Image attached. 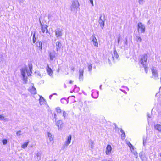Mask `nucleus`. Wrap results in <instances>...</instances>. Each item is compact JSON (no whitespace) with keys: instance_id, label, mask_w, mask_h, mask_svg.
Listing matches in <instances>:
<instances>
[{"instance_id":"obj_1","label":"nucleus","mask_w":161,"mask_h":161,"mask_svg":"<svg viewBox=\"0 0 161 161\" xmlns=\"http://www.w3.org/2000/svg\"><path fill=\"white\" fill-rule=\"evenodd\" d=\"M29 69H27L26 68H23L21 70V74L23 77V80L25 83H26L27 81V76L30 75L32 73V65L31 64H28Z\"/></svg>"},{"instance_id":"obj_2","label":"nucleus","mask_w":161,"mask_h":161,"mask_svg":"<svg viewBox=\"0 0 161 161\" xmlns=\"http://www.w3.org/2000/svg\"><path fill=\"white\" fill-rule=\"evenodd\" d=\"M79 7V3L78 1L77 0H74L73 1L70 6L71 10L72 11H75Z\"/></svg>"},{"instance_id":"obj_3","label":"nucleus","mask_w":161,"mask_h":161,"mask_svg":"<svg viewBox=\"0 0 161 161\" xmlns=\"http://www.w3.org/2000/svg\"><path fill=\"white\" fill-rule=\"evenodd\" d=\"M147 58L148 56L146 54H144L141 56L140 62L143 66L146 65Z\"/></svg>"},{"instance_id":"obj_4","label":"nucleus","mask_w":161,"mask_h":161,"mask_svg":"<svg viewBox=\"0 0 161 161\" xmlns=\"http://www.w3.org/2000/svg\"><path fill=\"white\" fill-rule=\"evenodd\" d=\"M137 30L138 32L140 33H144L145 32V26L141 22H139L138 24Z\"/></svg>"},{"instance_id":"obj_5","label":"nucleus","mask_w":161,"mask_h":161,"mask_svg":"<svg viewBox=\"0 0 161 161\" xmlns=\"http://www.w3.org/2000/svg\"><path fill=\"white\" fill-rule=\"evenodd\" d=\"M47 134L48 136L47 143L48 144H52L53 143V136L49 132H47Z\"/></svg>"},{"instance_id":"obj_6","label":"nucleus","mask_w":161,"mask_h":161,"mask_svg":"<svg viewBox=\"0 0 161 161\" xmlns=\"http://www.w3.org/2000/svg\"><path fill=\"white\" fill-rule=\"evenodd\" d=\"M112 151V147L110 145H108L105 149V153L107 155H109L111 154Z\"/></svg>"},{"instance_id":"obj_7","label":"nucleus","mask_w":161,"mask_h":161,"mask_svg":"<svg viewBox=\"0 0 161 161\" xmlns=\"http://www.w3.org/2000/svg\"><path fill=\"white\" fill-rule=\"evenodd\" d=\"M71 136L69 135L67 137L66 141H65L64 144L63 145V147L65 148L67 147L68 145L70 143L71 140Z\"/></svg>"},{"instance_id":"obj_8","label":"nucleus","mask_w":161,"mask_h":161,"mask_svg":"<svg viewBox=\"0 0 161 161\" xmlns=\"http://www.w3.org/2000/svg\"><path fill=\"white\" fill-rule=\"evenodd\" d=\"M49 55L50 59L52 60L56 57L57 55L54 51H52L49 52Z\"/></svg>"},{"instance_id":"obj_9","label":"nucleus","mask_w":161,"mask_h":161,"mask_svg":"<svg viewBox=\"0 0 161 161\" xmlns=\"http://www.w3.org/2000/svg\"><path fill=\"white\" fill-rule=\"evenodd\" d=\"M62 30L59 28H58L55 30V34L57 38L61 37L62 35Z\"/></svg>"},{"instance_id":"obj_10","label":"nucleus","mask_w":161,"mask_h":161,"mask_svg":"<svg viewBox=\"0 0 161 161\" xmlns=\"http://www.w3.org/2000/svg\"><path fill=\"white\" fill-rule=\"evenodd\" d=\"M28 90L32 94H36L37 93L36 89L33 86L30 87L28 89Z\"/></svg>"},{"instance_id":"obj_11","label":"nucleus","mask_w":161,"mask_h":161,"mask_svg":"<svg viewBox=\"0 0 161 161\" xmlns=\"http://www.w3.org/2000/svg\"><path fill=\"white\" fill-rule=\"evenodd\" d=\"M41 29L42 32L43 33H45L46 32V33L48 32V31L47 30V26L46 25H42L41 23Z\"/></svg>"},{"instance_id":"obj_12","label":"nucleus","mask_w":161,"mask_h":161,"mask_svg":"<svg viewBox=\"0 0 161 161\" xmlns=\"http://www.w3.org/2000/svg\"><path fill=\"white\" fill-rule=\"evenodd\" d=\"M152 71L153 74V77L155 79H157L158 78V75L157 70L153 68L152 69Z\"/></svg>"},{"instance_id":"obj_13","label":"nucleus","mask_w":161,"mask_h":161,"mask_svg":"<svg viewBox=\"0 0 161 161\" xmlns=\"http://www.w3.org/2000/svg\"><path fill=\"white\" fill-rule=\"evenodd\" d=\"M56 125L58 127V130H61L63 126V122L60 120L58 121L57 122Z\"/></svg>"},{"instance_id":"obj_14","label":"nucleus","mask_w":161,"mask_h":161,"mask_svg":"<svg viewBox=\"0 0 161 161\" xmlns=\"http://www.w3.org/2000/svg\"><path fill=\"white\" fill-rule=\"evenodd\" d=\"M99 23L100 25V27L103 29L104 25V20L102 19V16H100V17Z\"/></svg>"},{"instance_id":"obj_15","label":"nucleus","mask_w":161,"mask_h":161,"mask_svg":"<svg viewBox=\"0 0 161 161\" xmlns=\"http://www.w3.org/2000/svg\"><path fill=\"white\" fill-rule=\"evenodd\" d=\"M79 79L80 80H82L83 77L84 69H80L79 70Z\"/></svg>"},{"instance_id":"obj_16","label":"nucleus","mask_w":161,"mask_h":161,"mask_svg":"<svg viewBox=\"0 0 161 161\" xmlns=\"http://www.w3.org/2000/svg\"><path fill=\"white\" fill-rule=\"evenodd\" d=\"M154 128L159 132H161V125L157 124L154 125Z\"/></svg>"},{"instance_id":"obj_17","label":"nucleus","mask_w":161,"mask_h":161,"mask_svg":"<svg viewBox=\"0 0 161 161\" xmlns=\"http://www.w3.org/2000/svg\"><path fill=\"white\" fill-rule=\"evenodd\" d=\"M92 42H93L94 45L96 47H98L97 41L95 36H94L92 37Z\"/></svg>"},{"instance_id":"obj_18","label":"nucleus","mask_w":161,"mask_h":161,"mask_svg":"<svg viewBox=\"0 0 161 161\" xmlns=\"http://www.w3.org/2000/svg\"><path fill=\"white\" fill-rule=\"evenodd\" d=\"M62 45L61 43L58 42H57L56 43V50L58 51L59 50L61 47Z\"/></svg>"},{"instance_id":"obj_19","label":"nucleus","mask_w":161,"mask_h":161,"mask_svg":"<svg viewBox=\"0 0 161 161\" xmlns=\"http://www.w3.org/2000/svg\"><path fill=\"white\" fill-rule=\"evenodd\" d=\"M47 71L48 74L50 76H52L53 75V73L52 70L49 67L48 65V67L47 69Z\"/></svg>"},{"instance_id":"obj_20","label":"nucleus","mask_w":161,"mask_h":161,"mask_svg":"<svg viewBox=\"0 0 161 161\" xmlns=\"http://www.w3.org/2000/svg\"><path fill=\"white\" fill-rule=\"evenodd\" d=\"M39 103L40 105H42L45 103V101L43 97L42 96H40V99L39 100Z\"/></svg>"},{"instance_id":"obj_21","label":"nucleus","mask_w":161,"mask_h":161,"mask_svg":"<svg viewBox=\"0 0 161 161\" xmlns=\"http://www.w3.org/2000/svg\"><path fill=\"white\" fill-rule=\"evenodd\" d=\"M29 143V142H25L21 146V148L24 149L26 148L27 147Z\"/></svg>"},{"instance_id":"obj_22","label":"nucleus","mask_w":161,"mask_h":161,"mask_svg":"<svg viewBox=\"0 0 161 161\" xmlns=\"http://www.w3.org/2000/svg\"><path fill=\"white\" fill-rule=\"evenodd\" d=\"M119 55L117 53L116 50H115L114 52V55L113 56V58H115L116 59H117L118 58Z\"/></svg>"},{"instance_id":"obj_23","label":"nucleus","mask_w":161,"mask_h":161,"mask_svg":"<svg viewBox=\"0 0 161 161\" xmlns=\"http://www.w3.org/2000/svg\"><path fill=\"white\" fill-rule=\"evenodd\" d=\"M37 46L39 48L40 50L42 49V44L41 42H39L36 43Z\"/></svg>"},{"instance_id":"obj_24","label":"nucleus","mask_w":161,"mask_h":161,"mask_svg":"<svg viewBox=\"0 0 161 161\" xmlns=\"http://www.w3.org/2000/svg\"><path fill=\"white\" fill-rule=\"evenodd\" d=\"M131 150V152L133 153L134 155H135V158H137L138 157V154L136 151L134 150V148H133V149H132Z\"/></svg>"},{"instance_id":"obj_25","label":"nucleus","mask_w":161,"mask_h":161,"mask_svg":"<svg viewBox=\"0 0 161 161\" xmlns=\"http://www.w3.org/2000/svg\"><path fill=\"white\" fill-rule=\"evenodd\" d=\"M0 120L6 121L8 120L7 118H5L3 115H0Z\"/></svg>"},{"instance_id":"obj_26","label":"nucleus","mask_w":161,"mask_h":161,"mask_svg":"<svg viewBox=\"0 0 161 161\" xmlns=\"http://www.w3.org/2000/svg\"><path fill=\"white\" fill-rule=\"evenodd\" d=\"M120 132L122 133L121 135V138H122V139H124L125 138V133L124 132L123 130L122 129H121Z\"/></svg>"},{"instance_id":"obj_27","label":"nucleus","mask_w":161,"mask_h":161,"mask_svg":"<svg viewBox=\"0 0 161 161\" xmlns=\"http://www.w3.org/2000/svg\"><path fill=\"white\" fill-rule=\"evenodd\" d=\"M128 145L129 146V147L130 148V150L132 149H133V148H134V147H133L132 145L130 142H128L127 143Z\"/></svg>"},{"instance_id":"obj_28","label":"nucleus","mask_w":161,"mask_h":161,"mask_svg":"<svg viewBox=\"0 0 161 161\" xmlns=\"http://www.w3.org/2000/svg\"><path fill=\"white\" fill-rule=\"evenodd\" d=\"M136 40L138 42H140L142 41V38L141 37L139 36H136Z\"/></svg>"},{"instance_id":"obj_29","label":"nucleus","mask_w":161,"mask_h":161,"mask_svg":"<svg viewBox=\"0 0 161 161\" xmlns=\"http://www.w3.org/2000/svg\"><path fill=\"white\" fill-rule=\"evenodd\" d=\"M90 144L91 147L92 149L94 147V142L93 141H91Z\"/></svg>"},{"instance_id":"obj_30","label":"nucleus","mask_w":161,"mask_h":161,"mask_svg":"<svg viewBox=\"0 0 161 161\" xmlns=\"http://www.w3.org/2000/svg\"><path fill=\"white\" fill-rule=\"evenodd\" d=\"M56 110L58 113H60L61 112V110L60 108L59 107H57L56 108Z\"/></svg>"},{"instance_id":"obj_31","label":"nucleus","mask_w":161,"mask_h":161,"mask_svg":"<svg viewBox=\"0 0 161 161\" xmlns=\"http://www.w3.org/2000/svg\"><path fill=\"white\" fill-rule=\"evenodd\" d=\"M16 134L17 136H18L21 135V131L19 130L16 133Z\"/></svg>"},{"instance_id":"obj_32","label":"nucleus","mask_w":161,"mask_h":161,"mask_svg":"<svg viewBox=\"0 0 161 161\" xmlns=\"http://www.w3.org/2000/svg\"><path fill=\"white\" fill-rule=\"evenodd\" d=\"M35 74H36V75H37L38 76H40V77H41L42 76H41V75L40 74V73L39 71H36L35 72Z\"/></svg>"},{"instance_id":"obj_33","label":"nucleus","mask_w":161,"mask_h":161,"mask_svg":"<svg viewBox=\"0 0 161 161\" xmlns=\"http://www.w3.org/2000/svg\"><path fill=\"white\" fill-rule=\"evenodd\" d=\"M3 143V145H5L7 143V141L6 139H4L2 141Z\"/></svg>"},{"instance_id":"obj_34","label":"nucleus","mask_w":161,"mask_h":161,"mask_svg":"<svg viewBox=\"0 0 161 161\" xmlns=\"http://www.w3.org/2000/svg\"><path fill=\"white\" fill-rule=\"evenodd\" d=\"M88 69L89 71H91L92 69V66L91 64L89 65L88 66Z\"/></svg>"},{"instance_id":"obj_35","label":"nucleus","mask_w":161,"mask_h":161,"mask_svg":"<svg viewBox=\"0 0 161 161\" xmlns=\"http://www.w3.org/2000/svg\"><path fill=\"white\" fill-rule=\"evenodd\" d=\"M35 34H34L33 35V43H35L36 42V38L35 37Z\"/></svg>"},{"instance_id":"obj_36","label":"nucleus","mask_w":161,"mask_h":161,"mask_svg":"<svg viewBox=\"0 0 161 161\" xmlns=\"http://www.w3.org/2000/svg\"><path fill=\"white\" fill-rule=\"evenodd\" d=\"M144 69L145 71V72L146 73H147L148 72V69H147V68L146 67V65H144Z\"/></svg>"},{"instance_id":"obj_37","label":"nucleus","mask_w":161,"mask_h":161,"mask_svg":"<svg viewBox=\"0 0 161 161\" xmlns=\"http://www.w3.org/2000/svg\"><path fill=\"white\" fill-rule=\"evenodd\" d=\"M89 0L90 2L92 4V6H94V4H93V0Z\"/></svg>"},{"instance_id":"obj_38","label":"nucleus","mask_w":161,"mask_h":161,"mask_svg":"<svg viewBox=\"0 0 161 161\" xmlns=\"http://www.w3.org/2000/svg\"><path fill=\"white\" fill-rule=\"evenodd\" d=\"M143 0H139V2L140 4H142L143 3L142 2Z\"/></svg>"},{"instance_id":"obj_39","label":"nucleus","mask_w":161,"mask_h":161,"mask_svg":"<svg viewBox=\"0 0 161 161\" xmlns=\"http://www.w3.org/2000/svg\"><path fill=\"white\" fill-rule=\"evenodd\" d=\"M63 115L64 117H65L66 116V113L65 111H64L63 112Z\"/></svg>"},{"instance_id":"obj_40","label":"nucleus","mask_w":161,"mask_h":161,"mask_svg":"<svg viewBox=\"0 0 161 161\" xmlns=\"http://www.w3.org/2000/svg\"><path fill=\"white\" fill-rule=\"evenodd\" d=\"M19 3H22L24 2V0H18Z\"/></svg>"},{"instance_id":"obj_41","label":"nucleus","mask_w":161,"mask_h":161,"mask_svg":"<svg viewBox=\"0 0 161 161\" xmlns=\"http://www.w3.org/2000/svg\"><path fill=\"white\" fill-rule=\"evenodd\" d=\"M120 38L119 37L118 38V43H119V42H120Z\"/></svg>"},{"instance_id":"obj_42","label":"nucleus","mask_w":161,"mask_h":161,"mask_svg":"<svg viewBox=\"0 0 161 161\" xmlns=\"http://www.w3.org/2000/svg\"><path fill=\"white\" fill-rule=\"evenodd\" d=\"M102 161H110V160L107 159H104L102 160Z\"/></svg>"},{"instance_id":"obj_43","label":"nucleus","mask_w":161,"mask_h":161,"mask_svg":"<svg viewBox=\"0 0 161 161\" xmlns=\"http://www.w3.org/2000/svg\"><path fill=\"white\" fill-rule=\"evenodd\" d=\"M37 156L38 157H39V159H40V154L39 153H37Z\"/></svg>"},{"instance_id":"obj_44","label":"nucleus","mask_w":161,"mask_h":161,"mask_svg":"<svg viewBox=\"0 0 161 161\" xmlns=\"http://www.w3.org/2000/svg\"><path fill=\"white\" fill-rule=\"evenodd\" d=\"M73 81L70 80L69 81V84H72L73 83Z\"/></svg>"},{"instance_id":"obj_45","label":"nucleus","mask_w":161,"mask_h":161,"mask_svg":"<svg viewBox=\"0 0 161 161\" xmlns=\"http://www.w3.org/2000/svg\"><path fill=\"white\" fill-rule=\"evenodd\" d=\"M52 95H50L49 96L50 98L51 99L52 97Z\"/></svg>"},{"instance_id":"obj_46","label":"nucleus","mask_w":161,"mask_h":161,"mask_svg":"<svg viewBox=\"0 0 161 161\" xmlns=\"http://www.w3.org/2000/svg\"><path fill=\"white\" fill-rule=\"evenodd\" d=\"M97 93L96 92H94V93H92V96H93V95L94 94H95V93Z\"/></svg>"},{"instance_id":"obj_47","label":"nucleus","mask_w":161,"mask_h":161,"mask_svg":"<svg viewBox=\"0 0 161 161\" xmlns=\"http://www.w3.org/2000/svg\"><path fill=\"white\" fill-rule=\"evenodd\" d=\"M141 158L142 159V161H143V159H142V157H141Z\"/></svg>"},{"instance_id":"obj_48","label":"nucleus","mask_w":161,"mask_h":161,"mask_svg":"<svg viewBox=\"0 0 161 161\" xmlns=\"http://www.w3.org/2000/svg\"><path fill=\"white\" fill-rule=\"evenodd\" d=\"M56 114H54V117H56Z\"/></svg>"},{"instance_id":"obj_49","label":"nucleus","mask_w":161,"mask_h":161,"mask_svg":"<svg viewBox=\"0 0 161 161\" xmlns=\"http://www.w3.org/2000/svg\"><path fill=\"white\" fill-rule=\"evenodd\" d=\"M144 143H145V142H144V141L143 140V143L144 144Z\"/></svg>"},{"instance_id":"obj_50","label":"nucleus","mask_w":161,"mask_h":161,"mask_svg":"<svg viewBox=\"0 0 161 161\" xmlns=\"http://www.w3.org/2000/svg\"><path fill=\"white\" fill-rule=\"evenodd\" d=\"M53 95H57V94L56 93H54L53 94Z\"/></svg>"},{"instance_id":"obj_51","label":"nucleus","mask_w":161,"mask_h":161,"mask_svg":"<svg viewBox=\"0 0 161 161\" xmlns=\"http://www.w3.org/2000/svg\"><path fill=\"white\" fill-rule=\"evenodd\" d=\"M160 157H161V153L160 154Z\"/></svg>"},{"instance_id":"obj_52","label":"nucleus","mask_w":161,"mask_h":161,"mask_svg":"<svg viewBox=\"0 0 161 161\" xmlns=\"http://www.w3.org/2000/svg\"><path fill=\"white\" fill-rule=\"evenodd\" d=\"M101 86H100V88H101Z\"/></svg>"},{"instance_id":"obj_53","label":"nucleus","mask_w":161,"mask_h":161,"mask_svg":"<svg viewBox=\"0 0 161 161\" xmlns=\"http://www.w3.org/2000/svg\"><path fill=\"white\" fill-rule=\"evenodd\" d=\"M148 116H150V115H148Z\"/></svg>"},{"instance_id":"obj_54","label":"nucleus","mask_w":161,"mask_h":161,"mask_svg":"<svg viewBox=\"0 0 161 161\" xmlns=\"http://www.w3.org/2000/svg\"><path fill=\"white\" fill-rule=\"evenodd\" d=\"M149 118H150V116L148 117Z\"/></svg>"},{"instance_id":"obj_55","label":"nucleus","mask_w":161,"mask_h":161,"mask_svg":"<svg viewBox=\"0 0 161 161\" xmlns=\"http://www.w3.org/2000/svg\"><path fill=\"white\" fill-rule=\"evenodd\" d=\"M0 161H1V160H0Z\"/></svg>"}]
</instances>
